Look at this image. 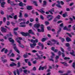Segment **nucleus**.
Here are the masks:
<instances>
[{"mask_svg":"<svg viewBox=\"0 0 75 75\" xmlns=\"http://www.w3.org/2000/svg\"><path fill=\"white\" fill-rule=\"evenodd\" d=\"M28 32L24 33L23 32H21L20 33L21 34H22L23 36H24V37H27V36H28V37H31V35H30V34H33L34 35V33L32 31V30L31 29L30 30L28 31Z\"/></svg>","mask_w":75,"mask_h":75,"instance_id":"1","label":"nucleus"},{"mask_svg":"<svg viewBox=\"0 0 75 75\" xmlns=\"http://www.w3.org/2000/svg\"><path fill=\"white\" fill-rule=\"evenodd\" d=\"M36 55L38 57H35V59H36V60H38V59H42V58H43V55L41 54L40 55H38V54L36 53Z\"/></svg>","mask_w":75,"mask_h":75,"instance_id":"2","label":"nucleus"},{"mask_svg":"<svg viewBox=\"0 0 75 75\" xmlns=\"http://www.w3.org/2000/svg\"><path fill=\"white\" fill-rule=\"evenodd\" d=\"M13 39V38H8V40L10 42H11V44L13 45V46H14L15 45H16V44H14V40L13 39Z\"/></svg>","mask_w":75,"mask_h":75,"instance_id":"3","label":"nucleus"},{"mask_svg":"<svg viewBox=\"0 0 75 75\" xmlns=\"http://www.w3.org/2000/svg\"><path fill=\"white\" fill-rule=\"evenodd\" d=\"M1 31H2V33H6L7 31V29L6 28H4L3 27H1Z\"/></svg>","mask_w":75,"mask_h":75,"instance_id":"4","label":"nucleus"},{"mask_svg":"<svg viewBox=\"0 0 75 75\" xmlns=\"http://www.w3.org/2000/svg\"><path fill=\"white\" fill-rule=\"evenodd\" d=\"M14 47L13 49H14V50L17 52H18V54H20V51L18 50V49H17V46H16V45H15L14 46H13Z\"/></svg>","mask_w":75,"mask_h":75,"instance_id":"5","label":"nucleus"},{"mask_svg":"<svg viewBox=\"0 0 75 75\" xmlns=\"http://www.w3.org/2000/svg\"><path fill=\"white\" fill-rule=\"evenodd\" d=\"M17 42L19 43V46L20 47H21V48H24V46L21 45V41L20 40H17Z\"/></svg>","mask_w":75,"mask_h":75,"instance_id":"6","label":"nucleus"},{"mask_svg":"<svg viewBox=\"0 0 75 75\" xmlns=\"http://www.w3.org/2000/svg\"><path fill=\"white\" fill-rule=\"evenodd\" d=\"M41 26V25L39 23L38 24H36L34 25V27L36 28H38L40 27Z\"/></svg>","mask_w":75,"mask_h":75,"instance_id":"7","label":"nucleus"},{"mask_svg":"<svg viewBox=\"0 0 75 75\" xmlns=\"http://www.w3.org/2000/svg\"><path fill=\"white\" fill-rule=\"evenodd\" d=\"M44 69H47V66H44V67H42L41 66H40L39 68V71H40L41 69H42V70H44Z\"/></svg>","mask_w":75,"mask_h":75,"instance_id":"8","label":"nucleus"},{"mask_svg":"<svg viewBox=\"0 0 75 75\" xmlns=\"http://www.w3.org/2000/svg\"><path fill=\"white\" fill-rule=\"evenodd\" d=\"M41 28V32H44V25L43 24H42L40 27Z\"/></svg>","mask_w":75,"mask_h":75,"instance_id":"9","label":"nucleus"},{"mask_svg":"<svg viewBox=\"0 0 75 75\" xmlns=\"http://www.w3.org/2000/svg\"><path fill=\"white\" fill-rule=\"evenodd\" d=\"M27 9L28 10H30L33 9V8H32V6H27Z\"/></svg>","mask_w":75,"mask_h":75,"instance_id":"10","label":"nucleus"},{"mask_svg":"<svg viewBox=\"0 0 75 75\" xmlns=\"http://www.w3.org/2000/svg\"><path fill=\"white\" fill-rule=\"evenodd\" d=\"M1 59H2V62H3V63L7 62V60L6 59H4V57H1Z\"/></svg>","mask_w":75,"mask_h":75,"instance_id":"11","label":"nucleus"},{"mask_svg":"<svg viewBox=\"0 0 75 75\" xmlns=\"http://www.w3.org/2000/svg\"><path fill=\"white\" fill-rule=\"evenodd\" d=\"M10 3V4L12 6H14L18 5V4H14V2L12 1H11Z\"/></svg>","mask_w":75,"mask_h":75,"instance_id":"12","label":"nucleus"},{"mask_svg":"<svg viewBox=\"0 0 75 75\" xmlns=\"http://www.w3.org/2000/svg\"><path fill=\"white\" fill-rule=\"evenodd\" d=\"M47 6V1H46L45 0L43 1V4L42 5L43 7H46V6Z\"/></svg>","mask_w":75,"mask_h":75,"instance_id":"13","label":"nucleus"},{"mask_svg":"<svg viewBox=\"0 0 75 75\" xmlns=\"http://www.w3.org/2000/svg\"><path fill=\"white\" fill-rule=\"evenodd\" d=\"M16 65L17 64L13 62L12 64H10V67H14V66H16Z\"/></svg>","mask_w":75,"mask_h":75,"instance_id":"14","label":"nucleus"},{"mask_svg":"<svg viewBox=\"0 0 75 75\" xmlns=\"http://www.w3.org/2000/svg\"><path fill=\"white\" fill-rule=\"evenodd\" d=\"M6 4V2H2V3H1V7H2L3 8L4 7V5Z\"/></svg>","mask_w":75,"mask_h":75,"instance_id":"15","label":"nucleus"},{"mask_svg":"<svg viewBox=\"0 0 75 75\" xmlns=\"http://www.w3.org/2000/svg\"><path fill=\"white\" fill-rule=\"evenodd\" d=\"M48 40L47 38H43L41 40V41H42V42H44L45 41H46V40Z\"/></svg>","mask_w":75,"mask_h":75,"instance_id":"16","label":"nucleus"},{"mask_svg":"<svg viewBox=\"0 0 75 75\" xmlns=\"http://www.w3.org/2000/svg\"><path fill=\"white\" fill-rule=\"evenodd\" d=\"M59 39L61 40L62 42H64L65 41V38H62V37H59Z\"/></svg>","mask_w":75,"mask_h":75,"instance_id":"17","label":"nucleus"},{"mask_svg":"<svg viewBox=\"0 0 75 75\" xmlns=\"http://www.w3.org/2000/svg\"><path fill=\"white\" fill-rule=\"evenodd\" d=\"M28 53H26L25 54H24L23 55V57L25 58H27L28 57Z\"/></svg>","mask_w":75,"mask_h":75,"instance_id":"18","label":"nucleus"},{"mask_svg":"<svg viewBox=\"0 0 75 75\" xmlns=\"http://www.w3.org/2000/svg\"><path fill=\"white\" fill-rule=\"evenodd\" d=\"M72 52H70V54L71 55H73V56H74V57H75V54H75V52H74V51L73 50H72Z\"/></svg>","mask_w":75,"mask_h":75,"instance_id":"19","label":"nucleus"},{"mask_svg":"<svg viewBox=\"0 0 75 75\" xmlns=\"http://www.w3.org/2000/svg\"><path fill=\"white\" fill-rule=\"evenodd\" d=\"M66 40L67 41V42H69V41H71V38H69V37H67L66 38Z\"/></svg>","mask_w":75,"mask_h":75,"instance_id":"20","label":"nucleus"},{"mask_svg":"<svg viewBox=\"0 0 75 75\" xmlns=\"http://www.w3.org/2000/svg\"><path fill=\"white\" fill-rule=\"evenodd\" d=\"M33 4H34L35 6H38V4H37V1H33Z\"/></svg>","mask_w":75,"mask_h":75,"instance_id":"21","label":"nucleus"},{"mask_svg":"<svg viewBox=\"0 0 75 75\" xmlns=\"http://www.w3.org/2000/svg\"><path fill=\"white\" fill-rule=\"evenodd\" d=\"M19 5L20 6L23 7V6H24V4H23V3L22 2H21L19 3Z\"/></svg>","mask_w":75,"mask_h":75,"instance_id":"22","label":"nucleus"},{"mask_svg":"<svg viewBox=\"0 0 75 75\" xmlns=\"http://www.w3.org/2000/svg\"><path fill=\"white\" fill-rule=\"evenodd\" d=\"M49 42L50 44V45H55V42H54V43H52L51 41L49 40L48 41Z\"/></svg>","mask_w":75,"mask_h":75,"instance_id":"23","label":"nucleus"},{"mask_svg":"<svg viewBox=\"0 0 75 75\" xmlns=\"http://www.w3.org/2000/svg\"><path fill=\"white\" fill-rule=\"evenodd\" d=\"M50 17H53V16L52 15H47V18H49Z\"/></svg>","mask_w":75,"mask_h":75,"instance_id":"24","label":"nucleus"},{"mask_svg":"<svg viewBox=\"0 0 75 75\" xmlns=\"http://www.w3.org/2000/svg\"><path fill=\"white\" fill-rule=\"evenodd\" d=\"M18 21L19 22H20L21 21H25V19L20 18L19 19Z\"/></svg>","mask_w":75,"mask_h":75,"instance_id":"25","label":"nucleus"},{"mask_svg":"<svg viewBox=\"0 0 75 75\" xmlns=\"http://www.w3.org/2000/svg\"><path fill=\"white\" fill-rule=\"evenodd\" d=\"M40 13H41L42 14H43L44 15V14L43 13H45V11L42 10V9H40Z\"/></svg>","mask_w":75,"mask_h":75,"instance_id":"26","label":"nucleus"},{"mask_svg":"<svg viewBox=\"0 0 75 75\" xmlns=\"http://www.w3.org/2000/svg\"><path fill=\"white\" fill-rule=\"evenodd\" d=\"M18 17L19 18H22V13L21 12H19V15Z\"/></svg>","mask_w":75,"mask_h":75,"instance_id":"27","label":"nucleus"},{"mask_svg":"<svg viewBox=\"0 0 75 75\" xmlns=\"http://www.w3.org/2000/svg\"><path fill=\"white\" fill-rule=\"evenodd\" d=\"M60 5V4H57L56 6L57 7H59V8H62V6Z\"/></svg>","mask_w":75,"mask_h":75,"instance_id":"28","label":"nucleus"},{"mask_svg":"<svg viewBox=\"0 0 75 75\" xmlns=\"http://www.w3.org/2000/svg\"><path fill=\"white\" fill-rule=\"evenodd\" d=\"M18 39H19V40H22V38L21 37H19L18 38H17L16 39V41H17H17H20V40H18Z\"/></svg>","mask_w":75,"mask_h":75,"instance_id":"29","label":"nucleus"},{"mask_svg":"<svg viewBox=\"0 0 75 75\" xmlns=\"http://www.w3.org/2000/svg\"><path fill=\"white\" fill-rule=\"evenodd\" d=\"M69 19L70 20V21L69 22V23H73V22H72L71 21H73V19L70 18H69Z\"/></svg>","mask_w":75,"mask_h":75,"instance_id":"30","label":"nucleus"},{"mask_svg":"<svg viewBox=\"0 0 75 75\" xmlns=\"http://www.w3.org/2000/svg\"><path fill=\"white\" fill-rule=\"evenodd\" d=\"M72 67L75 69V62H74L73 63L72 65Z\"/></svg>","mask_w":75,"mask_h":75,"instance_id":"31","label":"nucleus"},{"mask_svg":"<svg viewBox=\"0 0 75 75\" xmlns=\"http://www.w3.org/2000/svg\"><path fill=\"white\" fill-rule=\"evenodd\" d=\"M30 47L32 48H34V47H35V46H34V45L33 44L31 43L30 44Z\"/></svg>","mask_w":75,"mask_h":75,"instance_id":"32","label":"nucleus"},{"mask_svg":"<svg viewBox=\"0 0 75 75\" xmlns=\"http://www.w3.org/2000/svg\"><path fill=\"white\" fill-rule=\"evenodd\" d=\"M28 65H29V66H31V65H32V64H31V62H30L29 61L28 62Z\"/></svg>","mask_w":75,"mask_h":75,"instance_id":"33","label":"nucleus"},{"mask_svg":"<svg viewBox=\"0 0 75 75\" xmlns=\"http://www.w3.org/2000/svg\"><path fill=\"white\" fill-rule=\"evenodd\" d=\"M40 18H41V20H44V17H43V16L42 15H40Z\"/></svg>","mask_w":75,"mask_h":75,"instance_id":"34","label":"nucleus"},{"mask_svg":"<svg viewBox=\"0 0 75 75\" xmlns=\"http://www.w3.org/2000/svg\"><path fill=\"white\" fill-rule=\"evenodd\" d=\"M45 24L46 25H48L49 24H50V23H49V22L47 21H45Z\"/></svg>","mask_w":75,"mask_h":75,"instance_id":"35","label":"nucleus"},{"mask_svg":"<svg viewBox=\"0 0 75 75\" xmlns=\"http://www.w3.org/2000/svg\"><path fill=\"white\" fill-rule=\"evenodd\" d=\"M25 17H28V15L27 13H25L24 15Z\"/></svg>","mask_w":75,"mask_h":75,"instance_id":"36","label":"nucleus"},{"mask_svg":"<svg viewBox=\"0 0 75 75\" xmlns=\"http://www.w3.org/2000/svg\"><path fill=\"white\" fill-rule=\"evenodd\" d=\"M59 56H61V54H62V52H61V51H59L58 52V53Z\"/></svg>","mask_w":75,"mask_h":75,"instance_id":"37","label":"nucleus"},{"mask_svg":"<svg viewBox=\"0 0 75 75\" xmlns=\"http://www.w3.org/2000/svg\"><path fill=\"white\" fill-rule=\"evenodd\" d=\"M50 11H52V12H54H54H55V9L54 8H53L52 9H51L50 10Z\"/></svg>","mask_w":75,"mask_h":75,"instance_id":"38","label":"nucleus"},{"mask_svg":"<svg viewBox=\"0 0 75 75\" xmlns=\"http://www.w3.org/2000/svg\"><path fill=\"white\" fill-rule=\"evenodd\" d=\"M67 13H64L63 14V17H65L66 16H67Z\"/></svg>","mask_w":75,"mask_h":75,"instance_id":"39","label":"nucleus"},{"mask_svg":"<svg viewBox=\"0 0 75 75\" xmlns=\"http://www.w3.org/2000/svg\"><path fill=\"white\" fill-rule=\"evenodd\" d=\"M66 46L67 47H70V44L69 43H67L66 44Z\"/></svg>","mask_w":75,"mask_h":75,"instance_id":"40","label":"nucleus"},{"mask_svg":"<svg viewBox=\"0 0 75 75\" xmlns=\"http://www.w3.org/2000/svg\"><path fill=\"white\" fill-rule=\"evenodd\" d=\"M71 59L69 57H65L64 58V59L65 60H67V59Z\"/></svg>","mask_w":75,"mask_h":75,"instance_id":"41","label":"nucleus"},{"mask_svg":"<svg viewBox=\"0 0 75 75\" xmlns=\"http://www.w3.org/2000/svg\"><path fill=\"white\" fill-rule=\"evenodd\" d=\"M20 27H25L26 26V25H20L19 26Z\"/></svg>","mask_w":75,"mask_h":75,"instance_id":"42","label":"nucleus"},{"mask_svg":"<svg viewBox=\"0 0 75 75\" xmlns=\"http://www.w3.org/2000/svg\"><path fill=\"white\" fill-rule=\"evenodd\" d=\"M13 18L15 20H16L17 18V15H15V16H13Z\"/></svg>","mask_w":75,"mask_h":75,"instance_id":"43","label":"nucleus"},{"mask_svg":"<svg viewBox=\"0 0 75 75\" xmlns=\"http://www.w3.org/2000/svg\"><path fill=\"white\" fill-rule=\"evenodd\" d=\"M67 49L68 51H70L71 50V47H68V48Z\"/></svg>","mask_w":75,"mask_h":75,"instance_id":"44","label":"nucleus"},{"mask_svg":"<svg viewBox=\"0 0 75 75\" xmlns=\"http://www.w3.org/2000/svg\"><path fill=\"white\" fill-rule=\"evenodd\" d=\"M38 45L39 46H40V47H41L42 45H43V44H42L40 42H39L38 43Z\"/></svg>","mask_w":75,"mask_h":75,"instance_id":"45","label":"nucleus"},{"mask_svg":"<svg viewBox=\"0 0 75 75\" xmlns=\"http://www.w3.org/2000/svg\"><path fill=\"white\" fill-rule=\"evenodd\" d=\"M64 66H66V67H68V66H69V64H67V63L65 62H64Z\"/></svg>","mask_w":75,"mask_h":75,"instance_id":"46","label":"nucleus"},{"mask_svg":"<svg viewBox=\"0 0 75 75\" xmlns=\"http://www.w3.org/2000/svg\"><path fill=\"white\" fill-rule=\"evenodd\" d=\"M34 21V19L33 18H30V22H33Z\"/></svg>","mask_w":75,"mask_h":75,"instance_id":"47","label":"nucleus"},{"mask_svg":"<svg viewBox=\"0 0 75 75\" xmlns=\"http://www.w3.org/2000/svg\"><path fill=\"white\" fill-rule=\"evenodd\" d=\"M30 42H32V43H35V40H34L33 39H32L30 40Z\"/></svg>","mask_w":75,"mask_h":75,"instance_id":"48","label":"nucleus"},{"mask_svg":"<svg viewBox=\"0 0 75 75\" xmlns=\"http://www.w3.org/2000/svg\"><path fill=\"white\" fill-rule=\"evenodd\" d=\"M32 62L33 64H36L37 62V61L35 60L34 61H33Z\"/></svg>","mask_w":75,"mask_h":75,"instance_id":"49","label":"nucleus"},{"mask_svg":"<svg viewBox=\"0 0 75 75\" xmlns=\"http://www.w3.org/2000/svg\"><path fill=\"white\" fill-rule=\"evenodd\" d=\"M17 73L18 75H19L20 74V72H19V70L18 69H17Z\"/></svg>","mask_w":75,"mask_h":75,"instance_id":"50","label":"nucleus"},{"mask_svg":"<svg viewBox=\"0 0 75 75\" xmlns=\"http://www.w3.org/2000/svg\"><path fill=\"white\" fill-rule=\"evenodd\" d=\"M12 51H13L12 50H11L9 52V53L8 54V56L10 55V54H11V53H12Z\"/></svg>","mask_w":75,"mask_h":75,"instance_id":"51","label":"nucleus"},{"mask_svg":"<svg viewBox=\"0 0 75 75\" xmlns=\"http://www.w3.org/2000/svg\"><path fill=\"white\" fill-rule=\"evenodd\" d=\"M18 30V28H16L13 29L14 31H17Z\"/></svg>","mask_w":75,"mask_h":75,"instance_id":"52","label":"nucleus"},{"mask_svg":"<svg viewBox=\"0 0 75 75\" xmlns=\"http://www.w3.org/2000/svg\"><path fill=\"white\" fill-rule=\"evenodd\" d=\"M36 69H36V67H34L33 68V71H36Z\"/></svg>","mask_w":75,"mask_h":75,"instance_id":"53","label":"nucleus"},{"mask_svg":"<svg viewBox=\"0 0 75 75\" xmlns=\"http://www.w3.org/2000/svg\"><path fill=\"white\" fill-rule=\"evenodd\" d=\"M20 67V62H18V63L17 67H18V68H19Z\"/></svg>","mask_w":75,"mask_h":75,"instance_id":"54","label":"nucleus"},{"mask_svg":"<svg viewBox=\"0 0 75 75\" xmlns=\"http://www.w3.org/2000/svg\"><path fill=\"white\" fill-rule=\"evenodd\" d=\"M61 31V28H59L58 31L57 32V34H59V32H60Z\"/></svg>","mask_w":75,"mask_h":75,"instance_id":"55","label":"nucleus"},{"mask_svg":"<svg viewBox=\"0 0 75 75\" xmlns=\"http://www.w3.org/2000/svg\"><path fill=\"white\" fill-rule=\"evenodd\" d=\"M66 34H67L69 36V37H72V35L70 33H67Z\"/></svg>","mask_w":75,"mask_h":75,"instance_id":"56","label":"nucleus"},{"mask_svg":"<svg viewBox=\"0 0 75 75\" xmlns=\"http://www.w3.org/2000/svg\"><path fill=\"white\" fill-rule=\"evenodd\" d=\"M23 72H24V73H25H25H26L27 72V71H28V70H27V69H25V70H23Z\"/></svg>","mask_w":75,"mask_h":75,"instance_id":"57","label":"nucleus"},{"mask_svg":"<svg viewBox=\"0 0 75 75\" xmlns=\"http://www.w3.org/2000/svg\"><path fill=\"white\" fill-rule=\"evenodd\" d=\"M25 24V22H21V23H20V25H22V24Z\"/></svg>","mask_w":75,"mask_h":75,"instance_id":"58","label":"nucleus"},{"mask_svg":"<svg viewBox=\"0 0 75 75\" xmlns=\"http://www.w3.org/2000/svg\"><path fill=\"white\" fill-rule=\"evenodd\" d=\"M62 56L63 57H65V53L63 52L62 53Z\"/></svg>","mask_w":75,"mask_h":75,"instance_id":"59","label":"nucleus"},{"mask_svg":"<svg viewBox=\"0 0 75 75\" xmlns=\"http://www.w3.org/2000/svg\"><path fill=\"white\" fill-rule=\"evenodd\" d=\"M10 24V22L9 21H7L6 25H9Z\"/></svg>","mask_w":75,"mask_h":75,"instance_id":"60","label":"nucleus"},{"mask_svg":"<svg viewBox=\"0 0 75 75\" xmlns=\"http://www.w3.org/2000/svg\"><path fill=\"white\" fill-rule=\"evenodd\" d=\"M29 59H25V62L26 63H27L28 62V61Z\"/></svg>","mask_w":75,"mask_h":75,"instance_id":"61","label":"nucleus"},{"mask_svg":"<svg viewBox=\"0 0 75 75\" xmlns=\"http://www.w3.org/2000/svg\"><path fill=\"white\" fill-rule=\"evenodd\" d=\"M14 33L16 35H18V34H17V32L16 31L14 32Z\"/></svg>","mask_w":75,"mask_h":75,"instance_id":"62","label":"nucleus"},{"mask_svg":"<svg viewBox=\"0 0 75 75\" xmlns=\"http://www.w3.org/2000/svg\"><path fill=\"white\" fill-rule=\"evenodd\" d=\"M56 18L58 19L59 20L60 19V16H59V15H58L57 16Z\"/></svg>","mask_w":75,"mask_h":75,"instance_id":"63","label":"nucleus"},{"mask_svg":"<svg viewBox=\"0 0 75 75\" xmlns=\"http://www.w3.org/2000/svg\"><path fill=\"white\" fill-rule=\"evenodd\" d=\"M55 47H52L51 48V50L53 51H54V50H55Z\"/></svg>","mask_w":75,"mask_h":75,"instance_id":"64","label":"nucleus"}]
</instances>
